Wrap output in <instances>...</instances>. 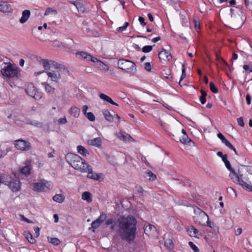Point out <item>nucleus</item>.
I'll return each instance as SVG.
<instances>
[{
  "mask_svg": "<svg viewBox=\"0 0 252 252\" xmlns=\"http://www.w3.org/2000/svg\"><path fill=\"white\" fill-rule=\"evenodd\" d=\"M117 233L121 239L131 244L136 238L137 220L131 215L121 216L118 219Z\"/></svg>",
  "mask_w": 252,
  "mask_h": 252,
  "instance_id": "f257e3e1",
  "label": "nucleus"
},
{
  "mask_svg": "<svg viewBox=\"0 0 252 252\" xmlns=\"http://www.w3.org/2000/svg\"><path fill=\"white\" fill-rule=\"evenodd\" d=\"M66 161L75 170L81 172L87 171V165H89L84 159H83L78 155L69 153L65 156Z\"/></svg>",
  "mask_w": 252,
  "mask_h": 252,
  "instance_id": "f03ea898",
  "label": "nucleus"
},
{
  "mask_svg": "<svg viewBox=\"0 0 252 252\" xmlns=\"http://www.w3.org/2000/svg\"><path fill=\"white\" fill-rule=\"evenodd\" d=\"M193 212L194 215L193 216L194 222L197 224L207 226L210 228H213L214 224L213 222L209 220V218L208 215L195 205H193Z\"/></svg>",
  "mask_w": 252,
  "mask_h": 252,
  "instance_id": "7ed1b4c3",
  "label": "nucleus"
},
{
  "mask_svg": "<svg viewBox=\"0 0 252 252\" xmlns=\"http://www.w3.org/2000/svg\"><path fill=\"white\" fill-rule=\"evenodd\" d=\"M4 66L1 68L0 72L1 74L8 78L17 77L18 70L16 67L10 63H3Z\"/></svg>",
  "mask_w": 252,
  "mask_h": 252,
  "instance_id": "20e7f679",
  "label": "nucleus"
},
{
  "mask_svg": "<svg viewBox=\"0 0 252 252\" xmlns=\"http://www.w3.org/2000/svg\"><path fill=\"white\" fill-rule=\"evenodd\" d=\"M119 68L126 71L127 73L135 72L136 71V65L132 61L124 59L119 60L118 62Z\"/></svg>",
  "mask_w": 252,
  "mask_h": 252,
  "instance_id": "39448f33",
  "label": "nucleus"
},
{
  "mask_svg": "<svg viewBox=\"0 0 252 252\" xmlns=\"http://www.w3.org/2000/svg\"><path fill=\"white\" fill-rule=\"evenodd\" d=\"M224 163L227 169L230 171L229 177L233 183L236 184L239 182L241 178H243V175L240 172V170L239 169L238 172H236L231 167L229 160L224 161Z\"/></svg>",
  "mask_w": 252,
  "mask_h": 252,
  "instance_id": "423d86ee",
  "label": "nucleus"
},
{
  "mask_svg": "<svg viewBox=\"0 0 252 252\" xmlns=\"http://www.w3.org/2000/svg\"><path fill=\"white\" fill-rule=\"evenodd\" d=\"M25 92L28 95L39 100L42 97V93L39 92L32 83H29L26 87Z\"/></svg>",
  "mask_w": 252,
  "mask_h": 252,
  "instance_id": "0eeeda50",
  "label": "nucleus"
},
{
  "mask_svg": "<svg viewBox=\"0 0 252 252\" xmlns=\"http://www.w3.org/2000/svg\"><path fill=\"white\" fill-rule=\"evenodd\" d=\"M4 184L8 186L13 192H17L20 190L21 183L18 179H12L10 181L3 180V178L0 176V184Z\"/></svg>",
  "mask_w": 252,
  "mask_h": 252,
  "instance_id": "6e6552de",
  "label": "nucleus"
},
{
  "mask_svg": "<svg viewBox=\"0 0 252 252\" xmlns=\"http://www.w3.org/2000/svg\"><path fill=\"white\" fill-rule=\"evenodd\" d=\"M76 58L87 62H92L94 63L96 60V58L92 56L90 54L85 51H77L75 53Z\"/></svg>",
  "mask_w": 252,
  "mask_h": 252,
  "instance_id": "1a4fd4ad",
  "label": "nucleus"
},
{
  "mask_svg": "<svg viewBox=\"0 0 252 252\" xmlns=\"http://www.w3.org/2000/svg\"><path fill=\"white\" fill-rule=\"evenodd\" d=\"M14 145L16 149L22 151H28L31 148V144L28 141L21 139L15 140Z\"/></svg>",
  "mask_w": 252,
  "mask_h": 252,
  "instance_id": "9d476101",
  "label": "nucleus"
},
{
  "mask_svg": "<svg viewBox=\"0 0 252 252\" xmlns=\"http://www.w3.org/2000/svg\"><path fill=\"white\" fill-rule=\"evenodd\" d=\"M71 3L76 7L79 12L83 13L88 10L87 2L85 0H77Z\"/></svg>",
  "mask_w": 252,
  "mask_h": 252,
  "instance_id": "9b49d317",
  "label": "nucleus"
},
{
  "mask_svg": "<svg viewBox=\"0 0 252 252\" xmlns=\"http://www.w3.org/2000/svg\"><path fill=\"white\" fill-rule=\"evenodd\" d=\"M86 169L87 170V171L85 173H88L87 177L88 178L92 179L95 181L99 180V179L102 176V174L94 172L93 171V168L90 165H87Z\"/></svg>",
  "mask_w": 252,
  "mask_h": 252,
  "instance_id": "f8f14e48",
  "label": "nucleus"
},
{
  "mask_svg": "<svg viewBox=\"0 0 252 252\" xmlns=\"http://www.w3.org/2000/svg\"><path fill=\"white\" fill-rule=\"evenodd\" d=\"M158 58L160 60L170 61L172 59V56L167 50L162 48L158 53Z\"/></svg>",
  "mask_w": 252,
  "mask_h": 252,
  "instance_id": "ddd939ff",
  "label": "nucleus"
},
{
  "mask_svg": "<svg viewBox=\"0 0 252 252\" xmlns=\"http://www.w3.org/2000/svg\"><path fill=\"white\" fill-rule=\"evenodd\" d=\"M189 236L199 238L202 236V233L193 226H190L187 229Z\"/></svg>",
  "mask_w": 252,
  "mask_h": 252,
  "instance_id": "4468645a",
  "label": "nucleus"
},
{
  "mask_svg": "<svg viewBox=\"0 0 252 252\" xmlns=\"http://www.w3.org/2000/svg\"><path fill=\"white\" fill-rule=\"evenodd\" d=\"M0 11L3 13H11L13 9L10 4L6 2L1 1L0 3Z\"/></svg>",
  "mask_w": 252,
  "mask_h": 252,
  "instance_id": "2eb2a0df",
  "label": "nucleus"
},
{
  "mask_svg": "<svg viewBox=\"0 0 252 252\" xmlns=\"http://www.w3.org/2000/svg\"><path fill=\"white\" fill-rule=\"evenodd\" d=\"M87 143L90 146L100 148L102 145V140L100 137H98L88 140Z\"/></svg>",
  "mask_w": 252,
  "mask_h": 252,
  "instance_id": "dca6fc26",
  "label": "nucleus"
},
{
  "mask_svg": "<svg viewBox=\"0 0 252 252\" xmlns=\"http://www.w3.org/2000/svg\"><path fill=\"white\" fill-rule=\"evenodd\" d=\"M31 169L32 167L30 164L26 165L20 169L19 174L22 175H25L26 177H28L31 175Z\"/></svg>",
  "mask_w": 252,
  "mask_h": 252,
  "instance_id": "f3484780",
  "label": "nucleus"
},
{
  "mask_svg": "<svg viewBox=\"0 0 252 252\" xmlns=\"http://www.w3.org/2000/svg\"><path fill=\"white\" fill-rule=\"evenodd\" d=\"M46 72L48 76L51 78V80L53 81L57 82L61 79L60 74L58 72H56L55 71H53L51 72L47 71Z\"/></svg>",
  "mask_w": 252,
  "mask_h": 252,
  "instance_id": "a211bd4d",
  "label": "nucleus"
},
{
  "mask_svg": "<svg viewBox=\"0 0 252 252\" xmlns=\"http://www.w3.org/2000/svg\"><path fill=\"white\" fill-rule=\"evenodd\" d=\"M236 184L240 185L244 189H246V190L252 192V186L249 185L246 182L244 181L243 178H241L239 180V182H237Z\"/></svg>",
  "mask_w": 252,
  "mask_h": 252,
  "instance_id": "6ab92c4d",
  "label": "nucleus"
},
{
  "mask_svg": "<svg viewBox=\"0 0 252 252\" xmlns=\"http://www.w3.org/2000/svg\"><path fill=\"white\" fill-rule=\"evenodd\" d=\"M31 15V12L29 10H25L22 12V17L20 19L19 22L21 24L26 22L29 18Z\"/></svg>",
  "mask_w": 252,
  "mask_h": 252,
  "instance_id": "aec40b11",
  "label": "nucleus"
},
{
  "mask_svg": "<svg viewBox=\"0 0 252 252\" xmlns=\"http://www.w3.org/2000/svg\"><path fill=\"white\" fill-rule=\"evenodd\" d=\"M33 190L38 192H42L44 191L45 185L43 184V181L40 183H33L32 185Z\"/></svg>",
  "mask_w": 252,
  "mask_h": 252,
  "instance_id": "412c9836",
  "label": "nucleus"
},
{
  "mask_svg": "<svg viewBox=\"0 0 252 252\" xmlns=\"http://www.w3.org/2000/svg\"><path fill=\"white\" fill-rule=\"evenodd\" d=\"M70 115L74 118H78L80 115V109L77 107H71L68 111Z\"/></svg>",
  "mask_w": 252,
  "mask_h": 252,
  "instance_id": "4be33fe9",
  "label": "nucleus"
},
{
  "mask_svg": "<svg viewBox=\"0 0 252 252\" xmlns=\"http://www.w3.org/2000/svg\"><path fill=\"white\" fill-rule=\"evenodd\" d=\"M99 97L103 100L106 101L113 105L117 106L119 105L118 104L114 102L110 97L104 94H99Z\"/></svg>",
  "mask_w": 252,
  "mask_h": 252,
  "instance_id": "5701e85b",
  "label": "nucleus"
},
{
  "mask_svg": "<svg viewBox=\"0 0 252 252\" xmlns=\"http://www.w3.org/2000/svg\"><path fill=\"white\" fill-rule=\"evenodd\" d=\"M97 61H95L94 63H96V65L98 67H99L101 70H104L105 71H107L109 70V66L106 64L103 63L102 61L98 60L96 58Z\"/></svg>",
  "mask_w": 252,
  "mask_h": 252,
  "instance_id": "b1692460",
  "label": "nucleus"
},
{
  "mask_svg": "<svg viewBox=\"0 0 252 252\" xmlns=\"http://www.w3.org/2000/svg\"><path fill=\"white\" fill-rule=\"evenodd\" d=\"M51 62H52L51 60L40 59L39 63L43 65L45 70H48L50 68V66L51 65Z\"/></svg>",
  "mask_w": 252,
  "mask_h": 252,
  "instance_id": "393cba45",
  "label": "nucleus"
},
{
  "mask_svg": "<svg viewBox=\"0 0 252 252\" xmlns=\"http://www.w3.org/2000/svg\"><path fill=\"white\" fill-rule=\"evenodd\" d=\"M82 199L88 203L92 202V194L89 191H85L82 194Z\"/></svg>",
  "mask_w": 252,
  "mask_h": 252,
  "instance_id": "a878e982",
  "label": "nucleus"
},
{
  "mask_svg": "<svg viewBox=\"0 0 252 252\" xmlns=\"http://www.w3.org/2000/svg\"><path fill=\"white\" fill-rule=\"evenodd\" d=\"M118 137L120 139L123 140L124 141H126L128 138H130L131 141H134V139L129 134L124 132L119 133L118 134Z\"/></svg>",
  "mask_w": 252,
  "mask_h": 252,
  "instance_id": "bb28decb",
  "label": "nucleus"
},
{
  "mask_svg": "<svg viewBox=\"0 0 252 252\" xmlns=\"http://www.w3.org/2000/svg\"><path fill=\"white\" fill-rule=\"evenodd\" d=\"M103 116L105 119L109 122H112L113 121V117L109 111L108 110H104L103 112Z\"/></svg>",
  "mask_w": 252,
  "mask_h": 252,
  "instance_id": "cd10ccee",
  "label": "nucleus"
},
{
  "mask_svg": "<svg viewBox=\"0 0 252 252\" xmlns=\"http://www.w3.org/2000/svg\"><path fill=\"white\" fill-rule=\"evenodd\" d=\"M65 197L62 194H57L54 195L53 197V199L54 201L61 203L64 200Z\"/></svg>",
  "mask_w": 252,
  "mask_h": 252,
  "instance_id": "c85d7f7f",
  "label": "nucleus"
},
{
  "mask_svg": "<svg viewBox=\"0 0 252 252\" xmlns=\"http://www.w3.org/2000/svg\"><path fill=\"white\" fill-rule=\"evenodd\" d=\"M77 149L78 152L80 154H81L84 156H86V155L89 154V153L88 151V150L83 146H81V145L78 146L77 147Z\"/></svg>",
  "mask_w": 252,
  "mask_h": 252,
  "instance_id": "c756f323",
  "label": "nucleus"
},
{
  "mask_svg": "<svg viewBox=\"0 0 252 252\" xmlns=\"http://www.w3.org/2000/svg\"><path fill=\"white\" fill-rule=\"evenodd\" d=\"M42 84L43 86H44L45 89L47 93L50 94H53L54 93L55 88L50 85L49 84L46 82H44Z\"/></svg>",
  "mask_w": 252,
  "mask_h": 252,
  "instance_id": "7c9ffc66",
  "label": "nucleus"
},
{
  "mask_svg": "<svg viewBox=\"0 0 252 252\" xmlns=\"http://www.w3.org/2000/svg\"><path fill=\"white\" fill-rule=\"evenodd\" d=\"M179 141L181 143L184 144H189V143L193 142L187 134L183 135L182 137L179 139Z\"/></svg>",
  "mask_w": 252,
  "mask_h": 252,
  "instance_id": "2f4dec72",
  "label": "nucleus"
},
{
  "mask_svg": "<svg viewBox=\"0 0 252 252\" xmlns=\"http://www.w3.org/2000/svg\"><path fill=\"white\" fill-rule=\"evenodd\" d=\"M48 241L54 246H58L61 243V241L57 238L47 237Z\"/></svg>",
  "mask_w": 252,
  "mask_h": 252,
  "instance_id": "473e14b6",
  "label": "nucleus"
},
{
  "mask_svg": "<svg viewBox=\"0 0 252 252\" xmlns=\"http://www.w3.org/2000/svg\"><path fill=\"white\" fill-rule=\"evenodd\" d=\"M145 175L146 177L148 178V179L150 181H154L157 178V176L150 170L146 172Z\"/></svg>",
  "mask_w": 252,
  "mask_h": 252,
  "instance_id": "72a5a7b5",
  "label": "nucleus"
},
{
  "mask_svg": "<svg viewBox=\"0 0 252 252\" xmlns=\"http://www.w3.org/2000/svg\"><path fill=\"white\" fill-rule=\"evenodd\" d=\"M57 14V11L56 10H55L52 8L48 7L46 9L45 13H44V15L47 16L50 14L56 15Z\"/></svg>",
  "mask_w": 252,
  "mask_h": 252,
  "instance_id": "f704fd0d",
  "label": "nucleus"
},
{
  "mask_svg": "<svg viewBox=\"0 0 252 252\" xmlns=\"http://www.w3.org/2000/svg\"><path fill=\"white\" fill-rule=\"evenodd\" d=\"M164 245L169 250L172 249L174 247L173 243L171 239H166L164 241Z\"/></svg>",
  "mask_w": 252,
  "mask_h": 252,
  "instance_id": "c9c22d12",
  "label": "nucleus"
},
{
  "mask_svg": "<svg viewBox=\"0 0 252 252\" xmlns=\"http://www.w3.org/2000/svg\"><path fill=\"white\" fill-rule=\"evenodd\" d=\"M26 239L28 242L31 244H34L36 242L35 238H34L31 233L28 232L26 236Z\"/></svg>",
  "mask_w": 252,
  "mask_h": 252,
  "instance_id": "e433bc0d",
  "label": "nucleus"
},
{
  "mask_svg": "<svg viewBox=\"0 0 252 252\" xmlns=\"http://www.w3.org/2000/svg\"><path fill=\"white\" fill-rule=\"evenodd\" d=\"M107 218V215L105 213H102L100 214L99 217L96 219L101 224Z\"/></svg>",
  "mask_w": 252,
  "mask_h": 252,
  "instance_id": "4c0bfd02",
  "label": "nucleus"
},
{
  "mask_svg": "<svg viewBox=\"0 0 252 252\" xmlns=\"http://www.w3.org/2000/svg\"><path fill=\"white\" fill-rule=\"evenodd\" d=\"M114 222H115L114 219L113 218H111V219H109L105 221V223L106 225H109L111 224L112 225L111 226V229L112 230H113L114 228V225L113 224Z\"/></svg>",
  "mask_w": 252,
  "mask_h": 252,
  "instance_id": "58836bf2",
  "label": "nucleus"
},
{
  "mask_svg": "<svg viewBox=\"0 0 252 252\" xmlns=\"http://www.w3.org/2000/svg\"><path fill=\"white\" fill-rule=\"evenodd\" d=\"M210 89L213 93H217L218 89L213 82H211L209 84Z\"/></svg>",
  "mask_w": 252,
  "mask_h": 252,
  "instance_id": "ea45409f",
  "label": "nucleus"
},
{
  "mask_svg": "<svg viewBox=\"0 0 252 252\" xmlns=\"http://www.w3.org/2000/svg\"><path fill=\"white\" fill-rule=\"evenodd\" d=\"M51 64L55 68L65 69V67L63 65L58 63L56 62L55 61H52V62H51Z\"/></svg>",
  "mask_w": 252,
  "mask_h": 252,
  "instance_id": "a19ab883",
  "label": "nucleus"
},
{
  "mask_svg": "<svg viewBox=\"0 0 252 252\" xmlns=\"http://www.w3.org/2000/svg\"><path fill=\"white\" fill-rule=\"evenodd\" d=\"M85 116L91 122H93L95 120V116L92 112H88L86 114Z\"/></svg>",
  "mask_w": 252,
  "mask_h": 252,
  "instance_id": "79ce46f5",
  "label": "nucleus"
},
{
  "mask_svg": "<svg viewBox=\"0 0 252 252\" xmlns=\"http://www.w3.org/2000/svg\"><path fill=\"white\" fill-rule=\"evenodd\" d=\"M153 49V46L150 45H146L144 46L142 49V51L144 53H149Z\"/></svg>",
  "mask_w": 252,
  "mask_h": 252,
  "instance_id": "37998d69",
  "label": "nucleus"
},
{
  "mask_svg": "<svg viewBox=\"0 0 252 252\" xmlns=\"http://www.w3.org/2000/svg\"><path fill=\"white\" fill-rule=\"evenodd\" d=\"M186 76V69L185 67V64H183L182 65V74L180 78V80L179 82V83L181 82V81L183 80Z\"/></svg>",
  "mask_w": 252,
  "mask_h": 252,
  "instance_id": "c03bdc74",
  "label": "nucleus"
},
{
  "mask_svg": "<svg viewBox=\"0 0 252 252\" xmlns=\"http://www.w3.org/2000/svg\"><path fill=\"white\" fill-rule=\"evenodd\" d=\"M217 156H218L219 157H220L222 159V160L224 162V161H226L227 160V156L226 155H223V153L221 152H218L217 153Z\"/></svg>",
  "mask_w": 252,
  "mask_h": 252,
  "instance_id": "a18cd8bd",
  "label": "nucleus"
},
{
  "mask_svg": "<svg viewBox=\"0 0 252 252\" xmlns=\"http://www.w3.org/2000/svg\"><path fill=\"white\" fill-rule=\"evenodd\" d=\"M189 245L190 246V247L194 251V252H199V249L192 242H189Z\"/></svg>",
  "mask_w": 252,
  "mask_h": 252,
  "instance_id": "49530a36",
  "label": "nucleus"
},
{
  "mask_svg": "<svg viewBox=\"0 0 252 252\" xmlns=\"http://www.w3.org/2000/svg\"><path fill=\"white\" fill-rule=\"evenodd\" d=\"M100 223L96 220H94L91 223V227L94 229H95L98 227Z\"/></svg>",
  "mask_w": 252,
  "mask_h": 252,
  "instance_id": "de8ad7c7",
  "label": "nucleus"
},
{
  "mask_svg": "<svg viewBox=\"0 0 252 252\" xmlns=\"http://www.w3.org/2000/svg\"><path fill=\"white\" fill-rule=\"evenodd\" d=\"M243 68L248 73L252 72V65L244 64L243 66Z\"/></svg>",
  "mask_w": 252,
  "mask_h": 252,
  "instance_id": "09e8293b",
  "label": "nucleus"
},
{
  "mask_svg": "<svg viewBox=\"0 0 252 252\" xmlns=\"http://www.w3.org/2000/svg\"><path fill=\"white\" fill-rule=\"evenodd\" d=\"M245 4L247 8L252 11V2L249 1V0H245Z\"/></svg>",
  "mask_w": 252,
  "mask_h": 252,
  "instance_id": "8fccbe9b",
  "label": "nucleus"
},
{
  "mask_svg": "<svg viewBox=\"0 0 252 252\" xmlns=\"http://www.w3.org/2000/svg\"><path fill=\"white\" fill-rule=\"evenodd\" d=\"M155 227L152 224H149V225L146 226L144 228V232L146 234L149 231L152 230V229H155Z\"/></svg>",
  "mask_w": 252,
  "mask_h": 252,
  "instance_id": "3c124183",
  "label": "nucleus"
},
{
  "mask_svg": "<svg viewBox=\"0 0 252 252\" xmlns=\"http://www.w3.org/2000/svg\"><path fill=\"white\" fill-rule=\"evenodd\" d=\"M144 68L148 71H151L152 70V65L150 63H146L144 64Z\"/></svg>",
  "mask_w": 252,
  "mask_h": 252,
  "instance_id": "603ef678",
  "label": "nucleus"
},
{
  "mask_svg": "<svg viewBox=\"0 0 252 252\" xmlns=\"http://www.w3.org/2000/svg\"><path fill=\"white\" fill-rule=\"evenodd\" d=\"M237 122L238 124L242 127L244 126L245 124L243 120V118L242 117H241L237 119Z\"/></svg>",
  "mask_w": 252,
  "mask_h": 252,
  "instance_id": "864d4df0",
  "label": "nucleus"
},
{
  "mask_svg": "<svg viewBox=\"0 0 252 252\" xmlns=\"http://www.w3.org/2000/svg\"><path fill=\"white\" fill-rule=\"evenodd\" d=\"M58 122L60 124L64 125L67 123V121L65 118V117H64L63 118H60L58 120Z\"/></svg>",
  "mask_w": 252,
  "mask_h": 252,
  "instance_id": "5fc2aeb1",
  "label": "nucleus"
},
{
  "mask_svg": "<svg viewBox=\"0 0 252 252\" xmlns=\"http://www.w3.org/2000/svg\"><path fill=\"white\" fill-rule=\"evenodd\" d=\"M138 20L142 26L143 27L146 25L147 24L145 22V18L144 17L139 16Z\"/></svg>",
  "mask_w": 252,
  "mask_h": 252,
  "instance_id": "6e6d98bb",
  "label": "nucleus"
},
{
  "mask_svg": "<svg viewBox=\"0 0 252 252\" xmlns=\"http://www.w3.org/2000/svg\"><path fill=\"white\" fill-rule=\"evenodd\" d=\"M193 22L194 24V27L196 29L200 28L199 22L197 19H193Z\"/></svg>",
  "mask_w": 252,
  "mask_h": 252,
  "instance_id": "4d7b16f0",
  "label": "nucleus"
},
{
  "mask_svg": "<svg viewBox=\"0 0 252 252\" xmlns=\"http://www.w3.org/2000/svg\"><path fill=\"white\" fill-rule=\"evenodd\" d=\"M246 102L248 105L251 104V96L250 94H247L246 96Z\"/></svg>",
  "mask_w": 252,
  "mask_h": 252,
  "instance_id": "13d9d810",
  "label": "nucleus"
},
{
  "mask_svg": "<svg viewBox=\"0 0 252 252\" xmlns=\"http://www.w3.org/2000/svg\"><path fill=\"white\" fill-rule=\"evenodd\" d=\"M141 160L142 162H144L147 166H150V164L149 162L146 159V158L145 157L142 156Z\"/></svg>",
  "mask_w": 252,
  "mask_h": 252,
  "instance_id": "bf43d9fd",
  "label": "nucleus"
},
{
  "mask_svg": "<svg viewBox=\"0 0 252 252\" xmlns=\"http://www.w3.org/2000/svg\"><path fill=\"white\" fill-rule=\"evenodd\" d=\"M43 181V184L44 185H45L46 186H45V188H46L47 189H50V182H48L47 181H45V180H43L42 181Z\"/></svg>",
  "mask_w": 252,
  "mask_h": 252,
  "instance_id": "052dcab7",
  "label": "nucleus"
},
{
  "mask_svg": "<svg viewBox=\"0 0 252 252\" xmlns=\"http://www.w3.org/2000/svg\"><path fill=\"white\" fill-rule=\"evenodd\" d=\"M199 100L202 104H204L206 101V97L201 95L199 97Z\"/></svg>",
  "mask_w": 252,
  "mask_h": 252,
  "instance_id": "680f3d73",
  "label": "nucleus"
},
{
  "mask_svg": "<svg viewBox=\"0 0 252 252\" xmlns=\"http://www.w3.org/2000/svg\"><path fill=\"white\" fill-rule=\"evenodd\" d=\"M225 145L227 147L230 149H233L234 146L231 144V143L228 141L225 144Z\"/></svg>",
  "mask_w": 252,
  "mask_h": 252,
  "instance_id": "e2e57ef3",
  "label": "nucleus"
},
{
  "mask_svg": "<svg viewBox=\"0 0 252 252\" xmlns=\"http://www.w3.org/2000/svg\"><path fill=\"white\" fill-rule=\"evenodd\" d=\"M242 232V229L241 227L238 228L235 231V234L237 236L240 235Z\"/></svg>",
  "mask_w": 252,
  "mask_h": 252,
  "instance_id": "0e129e2a",
  "label": "nucleus"
},
{
  "mask_svg": "<svg viewBox=\"0 0 252 252\" xmlns=\"http://www.w3.org/2000/svg\"><path fill=\"white\" fill-rule=\"evenodd\" d=\"M34 230L35 231V234L36 235L35 237H38L39 236L40 228L38 227H36L34 228Z\"/></svg>",
  "mask_w": 252,
  "mask_h": 252,
  "instance_id": "69168bd1",
  "label": "nucleus"
},
{
  "mask_svg": "<svg viewBox=\"0 0 252 252\" xmlns=\"http://www.w3.org/2000/svg\"><path fill=\"white\" fill-rule=\"evenodd\" d=\"M126 30V28H125L124 27V26H122V27H118L116 29V31L118 32H122L125 31Z\"/></svg>",
  "mask_w": 252,
  "mask_h": 252,
  "instance_id": "338daca9",
  "label": "nucleus"
},
{
  "mask_svg": "<svg viewBox=\"0 0 252 252\" xmlns=\"http://www.w3.org/2000/svg\"><path fill=\"white\" fill-rule=\"evenodd\" d=\"M247 171L249 174L252 175V166H248Z\"/></svg>",
  "mask_w": 252,
  "mask_h": 252,
  "instance_id": "774afa93",
  "label": "nucleus"
}]
</instances>
